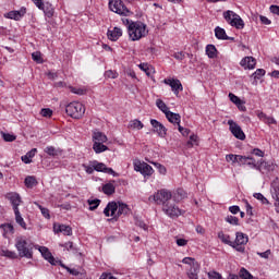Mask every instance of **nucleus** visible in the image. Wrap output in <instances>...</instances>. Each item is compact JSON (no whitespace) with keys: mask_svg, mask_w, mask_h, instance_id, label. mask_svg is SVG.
Instances as JSON below:
<instances>
[{"mask_svg":"<svg viewBox=\"0 0 279 279\" xmlns=\"http://www.w3.org/2000/svg\"><path fill=\"white\" fill-rule=\"evenodd\" d=\"M122 23L125 25L129 37L133 43L147 36V25L145 23L141 21L134 22L126 17L122 19Z\"/></svg>","mask_w":279,"mask_h":279,"instance_id":"nucleus-1","label":"nucleus"},{"mask_svg":"<svg viewBox=\"0 0 279 279\" xmlns=\"http://www.w3.org/2000/svg\"><path fill=\"white\" fill-rule=\"evenodd\" d=\"M130 213V207L128 204L121 202H109L104 209L105 217H112L108 221H117L121 215H128Z\"/></svg>","mask_w":279,"mask_h":279,"instance_id":"nucleus-2","label":"nucleus"},{"mask_svg":"<svg viewBox=\"0 0 279 279\" xmlns=\"http://www.w3.org/2000/svg\"><path fill=\"white\" fill-rule=\"evenodd\" d=\"M15 247L17 250V254L20 258H34V243H32L25 236H17L15 239Z\"/></svg>","mask_w":279,"mask_h":279,"instance_id":"nucleus-3","label":"nucleus"},{"mask_svg":"<svg viewBox=\"0 0 279 279\" xmlns=\"http://www.w3.org/2000/svg\"><path fill=\"white\" fill-rule=\"evenodd\" d=\"M65 112L71 119H82L86 112V107L80 101H73L66 105Z\"/></svg>","mask_w":279,"mask_h":279,"instance_id":"nucleus-4","label":"nucleus"},{"mask_svg":"<svg viewBox=\"0 0 279 279\" xmlns=\"http://www.w3.org/2000/svg\"><path fill=\"white\" fill-rule=\"evenodd\" d=\"M162 210L170 219H178V217H182L186 214V210L181 209L173 201L166 203L162 206Z\"/></svg>","mask_w":279,"mask_h":279,"instance_id":"nucleus-5","label":"nucleus"},{"mask_svg":"<svg viewBox=\"0 0 279 279\" xmlns=\"http://www.w3.org/2000/svg\"><path fill=\"white\" fill-rule=\"evenodd\" d=\"M223 19L231 25V27H235V29H243V27H245V22H243V19L234 13V11L225 12Z\"/></svg>","mask_w":279,"mask_h":279,"instance_id":"nucleus-6","label":"nucleus"},{"mask_svg":"<svg viewBox=\"0 0 279 279\" xmlns=\"http://www.w3.org/2000/svg\"><path fill=\"white\" fill-rule=\"evenodd\" d=\"M109 10L120 16H130V9L125 7L123 0H109Z\"/></svg>","mask_w":279,"mask_h":279,"instance_id":"nucleus-7","label":"nucleus"},{"mask_svg":"<svg viewBox=\"0 0 279 279\" xmlns=\"http://www.w3.org/2000/svg\"><path fill=\"white\" fill-rule=\"evenodd\" d=\"M248 241H250V238H247L245 233L236 232L235 241H233L234 243L233 250H235L236 252H241V254H243L245 252V246L243 245H247Z\"/></svg>","mask_w":279,"mask_h":279,"instance_id":"nucleus-8","label":"nucleus"},{"mask_svg":"<svg viewBox=\"0 0 279 279\" xmlns=\"http://www.w3.org/2000/svg\"><path fill=\"white\" fill-rule=\"evenodd\" d=\"M171 197H173V194H171V191L169 190H159L157 193L154 194V201L158 205L165 206V204H169L171 202Z\"/></svg>","mask_w":279,"mask_h":279,"instance_id":"nucleus-9","label":"nucleus"},{"mask_svg":"<svg viewBox=\"0 0 279 279\" xmlns=\"http://www.w3.org/2000/svg\"><path fill=\"white\" fill-rule=\"evenodd\" d=\"M228 125L231 134L238 138V141H245V132H243V129L234 122V120H228Z\"/></svg>","mask_w":279,"mask_h":279,"instance_id":"nucleus-10","label":"nucleus"},{"mask_svg":"<svg viewBox=\"0 0 279 279\" xmlns=\"http://www.w3.org/2000/svg\"><path fill=\"white\" fill-rule=\"evenodd\" d=\"M134 170L142 173L144 178L154 175V168H151V166H149L147 162L135 161Z\"/></svg>","mask_w":279,"mask_h":279,"instance_id":"nucleus-11","label":"nucleus"},{"mask_svg":"<svg viewBox=\"0 0 279 279\" xmlns=\"http://www.w3.org/2000/svg\"><path fill=\"white\" fill-rule=\"evenodd\" d=\"M5 199H8L10 202V204L12 205L13 213L16 210H20L19 206L21 204H23V198H21V194L16 193V192L7 193Z\"/></svg>","mask_w":279,"mask_h":279,"instance_id":"nucleus-12","label":"nucleus"},{"mask_svg":"<svg viewBox=\"0 0 279 279\" xmlns=\"http://www.w3.org/2000/svg\"><path fill=\"white\" fill-rule=\"evenodd\" d=\"M163 84L171 87L172 93L178 97L181 90H184L182 83L178 78H165Z\"/></svg>","mask_w":279,"mask_h":279,"instance_id":"nucleus-13","label":"nucleus"},{"mask_svg":"<svg viewBox=\"0 0 279 279\" xmlns=\"http://www.w3.org/2000/svg\"><path fill=\"white\" fill-rule=\"evenodd\" d=\"M38 251L40 252L43 258H45V260H48L50 265H62V262L56 259V257H53L51 251H49L47 246H40Z\"/></svg>","mask_w":279,"mask_h":279,"instance_id":"nucleus-14","label":"nucleus"},{"mask_svg":"<svg viewBox=\"0 0 279 279\" xmlns=\"http://www.w3.org/2000/svg\"><path fill=\"white\" fill-rule=\"evenodd\" d=\"M94 171L98 173H108V175H117V172L112 168H108L106 163L93 160Z\"/></svg>","mask_w":279,"mask_h":279,"instance_id":"nucleus-15","label":"nucleus"},{"mask_svg":"<svg viewBox=\"0 0 279 279\" xmlns=\"http://www.w3.org/2000/svg\"><path fill=\"white\" fill-rule=\"evenodd\" d=\"M25 14H27V8L22 7L19 11H10L5 13L4 19H10L11 21H21Z\"/></svg>","mask_w":279,"mask_h":279,"instance_id":"nucleus-16","label":"nucleus"},{"mask_svg":"<svg viewBox=\"0 0 279 279\" xmlns=\"http://www.w3.org/2000/svg\"><path fill=\"white\" fill-rule=\"evenodd\" d=\"M150 125L154 128V132H156L160 138H165V136H167V128H165L163 124L158 120L151 119Z\"/></svg>","mask_w":279,"mask_h":279,"instance_id":"nucleus-17","label":"nucleus"},{"mask_svg":"<svg viewBox=\"0 0 279 279\" xmlns=\"http://www.w3.org/2000/svg\"><path fill=\"white\" fill-rule=\"evenodd\" d=\"M257 171H260L262 173H267L269 171H274L276 169V166H274V162L262 160L259 163L256 162Z\"/></svg>","mask_w":279,"mask_h":279,"instance_id":"nucleus-18","label":"nucleus"},{"mask_svg":"<svg viewBox=\"0 0 279 279\" xmlns=\"http://www.w3.org/2000/svg\"><path fill=\"white\" fill-rule=\"evenodd\" d=\"M53 231L56 234L61 232L64 236H72L73 235V228L66 225H53Z\"/></svg>","mask_w":279,"mask_h":279,"instance_id":"nucleus-19","label":"nucleus"},{"mask_svg":"<svg viewBox=\"0 0 279 279\" xmlns=\"http://www.w3.org/2000/svg\"><path fill=\"white\" fill-rule=\"evenodd\" d=\"M238 165H240V167L242 165H247V167H251V169L256 168V159H254V157H247V156H243V155H238Z\"/></svg>","mask_w":279,"mask_h":279,"instance_id":"nucleus-20","label":"nucleus"},{"mask_svg":"<svg viewBox=\"0 0 279 279\" xmlns=\"http://www.w3.org/2000/svg\"><path fill=\"white\" fill-rule=\"evenodd\" d=\"M271 196H272V199L276 201L275 203L276 213H279V181H274L271 183Z\"/></svg>","mask_w":279,"mask_h":279,"instance_id":"nucleus-21","label":"nucleus"},{"mask_svg":"<svg viewBox=\"0 0 279 279\" xmlns=\"http://www.w3.org/2000/svg\"><path fill=\"white\" fill-rule=\"evenodd\" d=\"M60 266L66 270L68 274H70L71 276H76L78 279H86V271L85 270H77L75 268H70L68 266H65L64 264H60Z\"/></svg>","mask_w":279,"mask_h":279,"instance_id":"nucleus-22","label":"nucleus"},{"mask_svg":"<svg viewBox=\"0 0 279 279\" xmlns=\"http://www.w3.org/2000/svg\"><path fill=\"white\" fill-rule=\"evenodd\" d=\"M41 8L39 9L41 10V12H44L45 16H47V19H53V14H56V9H53V4H51L50 2H44L41 3Z\"/></svg>","mask_w":279,"mask_h":279,"instance_id":"nucleus-23","label":"nucleus"},{"mask_svg":"<svg viewBox=\"0 0 279 279\" xmlns=\"http://www.w3.org/2000/svg\"><path fill=\"white\" fill-rule=\"evenodd\" d=\"M240 64L243 66V69H256V59H254V57H244Z\"/></svg>","mask_w":279,"mask_h":279,"instance_id":"nucleus-24","label":"nucleus"},{"mask_svg":"<svg viewBox=\"0 0 279 279\" xmlns=\"http://www.w3.org/2000/svg\"><path fill=\"white\" fill-rule=\"evenodd\" d=\"M107 36L109 40L116 43L118 38L123 36V31L120 27H113V29L107 32Z\"/></svg>","mask_w":279,"mask_h":279,"instance_id":"nucleus-25","label":"nucleus"},{"mask_svg":"<svg viewBox=\"0 0 279 279\" xmlns=\"http://www.w3.org/2000/svg\"><path fill=\"white\" fill-rule=\"evenodd\" d=\"M0 230L3 231L2 235L4 239H10V236L14 234V226H12V223H2Z\"/></svg>","mask_w":279,"mask_h":279,"instance_id":"nucleus-26","label":"nucleus"},{"mask_svg":"<svg viewBox=\"0 0 279 279\" xmlns=\"http://www.w3.org/2000/svg\"><path fill=\"white\" fill-rule=\"evenodd\" d=\"M215 36L218 40H234V37H229L228 34H226V29L219 26L215 28Z\"/></svg>","mask_w":279,"mask_h":279,"instance_id":"nucleus-27","label":"nucleus"},{"mask_svg":"<svg viewBox=\"0 0 279 279\" xmlns=\"http://www.w3.org/2000/svg\"><path fill=\"white\" fill-rule=\"evenodd\" d=\"M36 154H38V149L32 148L28 153H26V155L21 157L22 162H24V165H32V158H34Z\"/></svg>","mask_w":279,"mask_h":279,"instance_id":"nucleus-28","label":"nucleus"},{"mask_svg":"<svg viewBox=\"0 0 279 279\" xmlns=\"http://www.w3.org/2000/svg\"><path fill=\"white\" fill-rule=\"evenodd\" d=\"M166 118L174 125H180V122L182 121V117L179 113H173L172 111L166 112Z\"/></svg>","mask_w":279,"mask_h":279,"instance_id":"nucleus-29","label":"nucleus"},{"mask_svg":"<svg viewBox=\"0 0 279 279\" xmlns=\"http://www.w3.org/2000/svg\"><path fill=\"white\" fill-rule=\"evenodd\" d=\"M218 239L221 240V243H225V245H229L230 247H234V241L230 239L229 234L223 233V231L218 232Z\"/></svg>","mask_w":279,"mask_h":279,"instance_id":"nucleus-30","label":"nucleus"},{"mask_svg":"<svg viewBox=\"0 0 279 279\" xmlns=\"http://www.w3.org/2000/svg\"><path fill=\"white\" fill-rule=\"evenodd\" d=\"M93 141H94V143H107L108 136H106V134H104L99 131H95L93 133Z\"/></svg>","mask_w":279,"mask_h":279,"instance_id":"nucleus-31","label":"nucleus"},{"mask_svg":"<svg viewBox=\"0 0 279 279\" xmlns=\"http://www.w3.org/2000/svg\"><path fill=\"white\" fill-rule=\"evenodd\" d=\"M15 215V221L23 230H27V223H25V219H23V216H21V210L15 209L14 211Z\"/></svg>","mask_w":279,"mask_h":279,"instance_id":"nucleus-32","label":"nucleus"},{"mask_svg":"<svg viewBox=\"0 0 279 279\" xmlns=\"http://www.w3.org/2000/svg\"><path fill=\"white\" fill-rule=\"evenodd\" d=\"M116 191L117 187L112 182L102 185V193H105V195H114Z\"/></svg>","mask_w":279,"mask_h":279,"instance_id":"nucleus-33","label":"nucleus"},{"mask_svg":"<svg viewBox=\"0 0 279 279\" xmlns=\"http://www.w3.org/2000/svg\"><path fill=\"white\" fill-rule=\"evenodd\" d=\"M206 56H208V58H210V60H215V58H217V47H215V45H207L206 46Z\"/></svg>","mask_w":279,"mask_h":279,"instance_id":"nucleus-34","label":"nucleus"},{"mask_svg":"<svg viewBox=\"0 0 279 279\" xmlns=\"http://www.w3.org/2000/svg\"><path fill=\"white\" fill-rule=\"evenodd\" d=\"M93 149L95 154H104V151H108V146L101 142H94Z\"/></svg>","mask_w":279,"mask_h":279,"instance_id":"nucleus-35","label":"nucleus"},{"mask_svg":"<svg viewBox=\"0 0 279 279\" xmlns=\"http://www.w3.org/2000/svg\"><path fill=\"white\" fill-rule=\"evenodd\" d=\"M24 184L26 189H34V186L38 185V181L36 180V177L28 175L25 178Z\"/></svg>","mask_w":279,"mask_h":279,"instance_id":"nucleus-36","label":"nucleus"},{"mask_svg":"<svg viewBox=\"0 0 279 279\" xmlns=\"http://www.w3.org/2000/svg\"><path fill=\"white\" fill-rule=\"evenodd\" d=\"M129 128L131 130H143L145 128V124H143L141 120L134 119L129 122Z\"/></svg>","mask_w":279,"mask_h":279,"instance_id":"nucleus-37","label":"nucleus"},{"mask_svg":"<svg viewBox=\"0 0 279 279\" xmlns=\"http://www.w3.org/2000/svg\"><path fill=\"white\" fill-rule=\"evenodd\" d=\"M172 197L174 202H182V199H185L186 197V191L183 189H178Z\"/></svg>","mask_w":279,"mask_h":279,"instance_id":"nucleus-38","label":"nucleus"},{"mask_svg":"<svg viewBox=\"0 0 279 279\" xmlns=\"http://www.w3.org/2000/svg\"><path fill=\"white\" fill-rule=\"evenodd\" d=\"M59 246L66 250V252H72L73 254H77V247H75V245L71 241L65 242L64 244H59Z\"/></svg>","mask_w":279,"mask_h":279,"instance_id":"nucleus-39","label":"nucleus"},{"mask_svg":"<svg viewBox=\"0 0 279 279\" xmlns=\"http://www.w3.org/2000/svg\"><path fill=\"white\" fill-rule=\"evenodd\" d=\"M1 256H4L5 258H11V260H16V258H19L16 252L10 250H1Z\"/></svg>","mask_w":279,"mask_h":279,"instance_id":"nucleus-40","label":"nucleus"},{"mask_svg":"<svg viewBox=\"0 0 279 279\" xmlns=\"http://www.w3.org/2000/svg\"><path fill=\"white\" fill-rule=\"evenodd\" d=\"M35 206H37V208H39L43 217H45V219H51V214L49 211V208L43 207V205L38 204L35 202Z\"/></svg>","mask_w":279,"mask_h":279,"instance_id":"nucleus-41","label":"nucleus"},{"mask_svg":"<svg viewBox=\"0 0 279 279\" xmlns=\"http://www.w3.org/2000/svg\"><path fill=\"white\" fill-rule=\"evenodd\" d=\"M156 106L157 108H159V110H161V112H163V114H167V112H170L169 107H167V104H165V101H162L161 99H157Z\"/></svg>","mask_w":279,"mask_h":279,"instance_id":"nucleus-42","label":"nucleus"},{"mask_svg":"<svg viewBox=\"0 0 279 279\" xmlns=\"http://www.w3.org/2000/svg\"><path fill=\"white\" fill-rule=\"evenodd\" d=\"M239 277L242 279H256L252 274L248 272L247 269L241 268L239 272Z\"/></svg>","mask_w":279,"mask_h":279,"instance_id":"nucleus-43","label":"nucleus"},{"mask_svg":"<svg viewBox=\"0 0 279 279\" xmlns=\"http://www.w3.org/2000/svg\"><path fill=\"white\" fill-rule=\"evenodd\" d=\"M45 153L48 154V156H60V150L56 149L53 146H47Z\"/></svg>","mask_w":279,"mask_h":279,"instance_id":"nucleus-44","label":"nucleus"},{"mask_svg":"<svg viewBox=\"0 0 279 279\" xmlns=\"http://www.w3.org/2000/svg\"><path fill=\"white\" fill-rule=\"evenodd\" d=\"M84 171L88 173V175H93L95 173V167H93V161H89V165H82Z\"/></svg>","mask_w":279,"mask_h":279,"instance_id":"nucleus-45","label":"nucleus"},{"mask_svg":"<svg viewBox=\"0 0 279 279\" xmlns=\"http://www.w3.org/2000/svg\"><path fill=\"white\" fill-rule=\"evenodd\" d=\"M199 268H191L187 272V278L190 279H199Z\"/></svg>","mask_w":279,"mask_h":279,"instance_id":"nucleus-46","label":"nucleus"},{"mask_svg":"<svg viewBox=\"0 0 279 279\" xmlns=\"http://www.w3.org/2000/svg\"><path fill=\"white\" fill-rule=\"evenodd\" d=\"M225 221H227V223H230V226H239V219L235 216H227L225 218Z\"/></svg>","mask_w":279,"mask_h":279,"instance_id":"nucleus-47","label":"nucleus"},{"mask_svg":"<svg viewBox=\"0 0 279 279\" xmlns=\"http://www.w3.org/2000/svg\"><path fill=\"white\" fill-rule=\"evenodd\" d=\"M41 117H45L46 119H51V117H53V110L49 109V108H44L40 111Z\"/></svg>","mask_w":279,"mask_h":279,"instance_id":"nucleus-48","label":"nucleus"},{"mask_svg":"<svg viewBox=\"0 0 279 279\" xmlns=\"http://www.w3.org/2000/svg\"><path fill=\"white\" fill-rule=\"evenodd\" d=\"M227 162H232V165H236L239 162V155L229 154L226 156Z\"/></svg>","mask_w":279,"mask_h":279,"instance_id":"nucleus-49","label":"nucleus"},{"mask_svg":"<svg viewBox=\"0 0 279 279\" xmlns=\"http://www.w3.org/2000/svg\"><path fill=\"white\" fill-rule=\"evenodd\" d=\"M89 204V210H97V208H99V204H101L100 199H93V201H88Z\"/></svg>","mask_w":279,"mask_h":279,"instance_id":"nucleus-50","label":"nucleus"},{"mask_svg":"<svg viewBox=\"0 0 279 279\" xmlns=\"http://www.w3.org/2000/svg\"><path fill=\"white\" fill-rule=\"evenodd\" d=\"M105 77H108L109 80H117L119 77V73H117V71L108 70L105 72Z\"/></svg>","mask_w":279,"mask_h":279,"instance_id":"nucleus-51","label":"nucleus"},{"mask_svg":"<svg viewBox=\"0 0 279 279\" xmlns=\"http://www.w3.org/2000/svg\"><path fill=\"white\" fill-rule=\"evenodd\" d=\"M265 70L264 69H257L253 74L252 77H254V80H260V77H264L265 75Z\"/></svg>","mask_w":279,"mask_h":279,"instance_id":"nucleus-52","label":"nucleus"},{"mask_svg":"<svg viewBox=\"0 0 279 279\" xmlns=\"http://www.w3.org/2000/svg\"><path fill=\"white\" fill-rule=\"evenodd\" d=\"M32 58L34 62H37V64H43V56L40 54L39 51L33 52Z\"/></svg>","mask_w":279,"mask_h":279,"instance_id":"nucleus-53","label":"nucleus"},{"mask_svg":"<svg viewBox=\"0 0 279 279\" xmlns=\"http://www.w3.org/2000/svg\"><path fill=\"white\" fill-rule=\"evenodd\" d=\"M254 197H255V199H258L259 202H262V204L269 205V199H267V197H265V195H263L260 193H255Z\"/></svg>","mask_w":279,"mask_h":279,"instance_id":"nucleus-54","label":"nucleus"},{"mask_svg":"<svg viewBox=\"0 0 279 279\" xmlns=\"http://www.w3.org/2000/svg\"><path fill=\"white\" fill-rule=\"evenodd\" d=\"M2 138L5 141V143H13V141H16V136L10 133H3Z\"/></svg>","mask_w":279,"mask_h":279,"instance_id":"nucleus-55","label":"nucleus"},{"mask_svg":"<svg viewBox=\"0 0 279 279\" xmlns=\"http://www.w3.org/2000/svg\"><path fill=\"white\" fill-rule=\"evenodd\" d=\"M229 99L230 101H232V104H234L235 106L241 104V98H239V96L232 94V93H229Z\"/></svg>","mask_w":279,"mask_h":279,"instance_id":"nucleus-56","label":"nucleus"},{"mask_svg":"<svg viewBox=\"0 0 279 279\" xmlns=\"http://www.w3.org/2000/svg\"><path fill=\"white\" fill-rule=\"evenodd\" d=\"M177 245L179 247H185V245H189V240L182 239V238H178L177 239Z\"/></svg>","mask_w":279,"mask_h":279,"instance_id":"nucleus-57","label":"nucleus"},{"mask_svg":"<svg viewBox=\"0 0 279 279\" xmlns=\"http://www.w3.org/2000/svg\"><path fill=\"white\" fill-rule=\"evenodd\" d=\"M208 278L209 279H222L223 277L221 276V274H219L217 271H209Z\"/></svg>","mask_w":279,"mask_h":279,"instance_id":"nucleus-58","label":"nucleus"},{"mask_svg":"<svg viewBox=\"0 0 279 279\" xmlns=\"http://www.w3.org/2000/svg\"><path fill=\"white\" fill-rule=\"evenodd\" d=\"M71 93H74V95H86V89L82 88H75V87H70Z\"/></svg>","mask_w":279,"mask_h":279,"instance_id":"nucleus-59","label":"nucleus"},{"mask_svg":"<svg viewBox=\"0 0 279 279\" xmlns=\"http://www.w3.org/2000/svg\"><path fill=\"white\" fill-rule=\"evenodd\" d=\"M173 58L175 60H180V62H182V60H184V58H186V56L184 54L183 51H181V52H174L173 53Z\"/></svg>","mask_w":279,"mask_h":279,"instance_id":"nucleus-60","label":"nucleus"},{"mask_svg":"<svg viewBox=\"0 0 279 279\" xmlns=\"http://www.w3.org/2000/svg\"><path fill=\"white\" fill-rule=\"evenodd\" d=\"M252 154L254 156H258V158H263L265 156V151L260 150V148H254L252 150Z\"/></svg>","mask_w":279,"mask_h":279,"instance_id":"nucleus-61","label":"nucleus"},{"mask_svg":"<svg viewBox=\"0 0 279 279\" xmlns=\"http://www.w3.org/2000/svg\"><path fill=\"white\" fill-rule=\"evenodd\" d=\"M155 167H157V169L159 170V173H161V175H166L167 174V168L160 163H154Z\"/></svg>","mask_w":279,"mask_h":279,"instance_id":"nucleus-62","label":"nucleus"},{"mask_svg":"<svg viewBox=\"0 0 279 279\" xmlns=\"http://www.w3.org/2000/svg\"><path fill=\"white\" fill-rule=\"evenodd\" d=\"M179 132L182 134V136H189L191 134V130L185 129L179 124Z\"/></svg>","mask_w":279,"mask_h":279,"instance_id":"nucleus-63","label":"nucleus"},{"mask_svg":"<svg viewBox=\"0 0 279 279\" xmlns=\"http://www.w3.org/2000/svg\"><path fill=\"white\" fill-rule=\"evenodd\" d=\"M258 256H260V258H269V256H271V250H267L266 252L263 253H257Z\"/></svg>","mask_w":279,"mask_h":279,"instance_id":"nucleus-64","label":"nucleus"}]
</instances>
